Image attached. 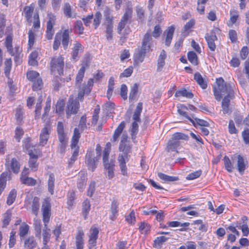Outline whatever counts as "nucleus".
I'll use <instances>...</instances> for the list:
<instances>
[{"mask_svg":"<svg viewBox=\"0 0 249 249\" xmlns=\"http://www.w3.org/2000/svg\"><path fill=\"white\" fill-rule=\"evenodd\" d=\"M42 211L44 227L41 230V236H42V244H48L51 237V229L48 227L51 215L50 199L49 198H45L43 201Z\"/></svg>","mask_w":249,"mask_h":249,"instance_id":"nucleus-1","label":"nucleus"},{"mask_svg":"<svg viewBox=\"0 0 249 249\" xmlns=\"http://www.w3.org/2000/svg\"><path fill=\"white\" fill-rule=\"evenodd\" d=\"M152 44V38L150 32H147L144 36L141 49L136 50L134 54V59L137 63H142L145 57V54L150 50Z\"/></svg>","mask_w":249,"mask_h":249,"instance_id":"nucleus-2","label":"nucleus"},{"mask_svg":"<svg viewBox=\"0 0 249 249\" xmlns=\"http://www.w3.org/2000/svg\"><path fill=\"white\" fill-rule=\"evenodd\" d=\"M111 144L107 142L103 151V161L105 169L107 171V178L110 179L114 176V167L115 160L114 159L109 160V155L110 152Z\"/></svg>","mask_w":249,"mask_h":249,"instance_id":"nucleus-3","label":"nucleus"},{"mask_svg":"<svg viewBox=\"0 0 249 249\" xmlns=\"http://www.w3.org/2000/svg\"><path fill=\"white\" fill-rule=\"evenodd\" d=\"M142 110V103L140 102L138 104L133 115L131 129V136L133 142L136 138V135L139 131L138 123H141L140 115Z\"/></svg>","mask_w":249,"mask_h":249,"instance_id":"nucleus-4","label":"nucleus"},{"mask_svg":"<svg viewBox=\"0 0 249 249\" xmlns=\"http://www.w3.org/2000/svg\"><path fill=\"white\" fill-rule=\"evenodd\" d=\"M213 89L214 93H219V92L232 93L234 92L235 87L233 84L227 83L223 78L220 77L216 78Z\"/></svg>","mask_w":249,"mask_h":249,"instance_id":"nucleus-5","label":"nucleus"},{"mask_svg":"<svg viewBox=\"0 0 249 249\" xmlns=\"http://www.w3.org/2000/svg\"><path fill=\"white\" fill-rule=\"evenodd\" d=\"M83 95L84 94H78V97L75 99L72 95L70 97L66 109L67 118H69L71 115L76 114L78 112L80 107L79 99H81Z\"/></svg>","mask_w":249,"mask_h":249,"instance_id":"nucleus-6","label":"nucleus"},{"mask_svg":"<svg viewBox=\"0 0 249 249\" xmlns=\"http://www.w3.org/2000/svg\"><path fill=\"white\" fill-rule=\"evenodd\" d=\"M105 17L103 25L106 29V36L107 40H111L113 38V17L110 16V11L107 8L104 11Z\"/></svg>","mask_w":249,"mask_h":249,"instance_id":"nucleus-7","label":"nucleus"},{"mask_svg":"<svg viewBox=\"0 0 249 249\" xmlns=\"http://www.w3.org/2000/svg\"><path fill=\"white\" fill-rule=\"evenodd\" d=\"M50 65L52 72L55 74L57 72L59 75L62 74L64 66V57L62 55L52 57Z\"/></svg>","mask_w":249,"mask_h":249,"instance_id":"nucleus-8","label":"nucleus"},{"mask_svg":"<svg viewBox=\"0 0 249 249\" xmlns=\"http://www.w3.org/2000/svg\"><path fill=\"white\" fill-rule=\"evenodd\" d=\"M57 132L58 138L60 143L59 145V150L60 153H63L68 142V138L64 132V125L62 122H59L57 126Z\"/></svg>","mask_w":249,"mask_h":249,"instance_id":"nucleus-9","label":"nucleus"},{"mask_svg":"<svg viewBox=\"0 0 249 249\" xmlns=\"http://www.w3.org/2000/svg\"><path fill=\"white\" fill-rule=\"evenodd\" d=\"M29 155L30 156L29 166L32 171H36L38 165L37 161L38 158L41 156V152L39 149H34V153H31Z\"/></svg>","mask_w":249,"mask_h":249,"instance_id":"nucleus-10","label":"nucleus"},{"mask_svg":"<svg viewBox=\"0 0 249 249\" xmlns=\"http://www.w3.org/2000/svg\"><path fill=\"white\" fill-rule=\"evenodd\" d=\"M51 129V126L49 124H46L42 128L39 136L40 145L43 146L47 143Z\"/></svg>","mask_w":249,"mask_h":249,"instance_id":"nucleus-11","label":"nucleus"},{"mask_svg":"<svg viewBox=\"0 0 249 249\" xmlns=\"http://www.w3.org/2000/svg\"><path fill=\"white\" fill-rule=\"evenodd\" d=\"M80 138V133L77 128L74 129L73 135L71 141V148L73 149L72 156L77 157L78 155V147L77 144Z\"/></svg>","mask_w":249,"mask_h":249,"instance_id":"nucleus-12","label":"nucleus"},{"mask_svg":"<svg viewBox=\"0 0 249 249\" xmlns=\"http://www.w3.org/2000/svg\"><path fill=\"white\" fill-rule=\"evenodd\" d=\"M205 38L210 50L214 51L216 48L214 41L217 39L215 31L211 30L210 33L206 34Z\"/></svg>","mask_w":249,"mask_h":249,"instance_id":"nucleus-13","label":"nucleus"},{"mask_svg":"<svg viewBox=\"0 0 249 249\" xmlns=\"http://www.w3.org/2000/svg\"><path fill=\"white\" fill-rule=\"evenodd\" d=\"M99 160H97L96 156H94L93 152H88L86 157V163L88 168L91 171H93L96 167V164Z\"/></svg>","mask_w":249,"mask_h":249,"instance_id":"nucleus-14","label":"nucleus"},{"mask_svg":"<svg viewBox=\"0 0 249 249\" xmlns=\"http://www.w3.org/2000/svg\"><path fill=\"white\" fill-rule=\"evenodd\" d=\"M37 246L36 240L33 235L26 237L24 240L23 248L24 249H36Z\"/></svg>","mask_w":249,"mask_h":249,"instance_id":"nucleus-15","label":"nucleus"},{"mask_svg":"<svg viewBox=\"0 0 249 249\" xmlns=\"http://www.w3.org/2000/svg\"><path fill=\"white\" fill-rule=\"evenodd\" d=\"M71 31H69L68 29L64 30L62 32L61 36L62 45L64 50H67L68 48L69 45L71 43V40L70 36V34Z\"/></svg>","mask_w":249,"mask_h":249,"instance_id":"nucleus-16","label":"nucleus"},{"mask_svg":"<svg viewBox=\"0 0 249 249\" xmlns=\"http://www.w3.org/2000/svg\"><path fill=\"white\" fill-rule=\"evenodd\" d=\"M175 27L174 25L169 26L164 32V35L166 36L165 44L169 47L171 43L173 35L175 32Z\"/></svg>","mask_w":249,"mask_h":249,"instance_id":"nucleus-17","label":"nucleus"},{"mask_svg":"<svg viewBox=\"0 0 249 249\" xmlns=\"http://www.w3.org/2000/svg\"><path fill=\"white\" fill-rule=\"evenodd\" d=\"M99 231L97 228L92 227L89 231V242L92 246H95L98 238Z\"/></svg>","mask_w":249,"mask_h":249,"instance_id":"nucleus-18","label":"nucleus"},{"mask_svg":"<svg viewBox=\"0 0 249 249\" xmlns=\"http://www.w3.org/2000/svg\"><path fill=\"white\" fill-rule=\"evenodd\" d=\"M131 148L128 143H125V142H123V141L121 142L119 150L123 153L122 155L127 160H128L129 156L128 154L131 153Z\"/></svg>","mask_w":249,"mask_h":249,"instance_id":"nucleus-19","label":"nucleus"},{"mask_svg":"<svg viewBox=\"0 0 249 249\" xmlns=\"http://www.w3.org/2000/svg\"><path fill=\"white\" fill-rule=\"evenodd\" d=\"M84 233L83 231L79 229L78 230L77 235L76 236V249H83L84 248V240L83 236Z\"/></svg>","mask_w":249,"mask_h":249,"instance_id":"nucleus-20","label":"nucleus"},{"mask_svg":"<svg viewBox=\"0 0 249 249\" xmlns=\"http://www.w3.org/2000/svg\"><path fill=\"white\" fill-rule=\"evenodd\" d=\"M237 169L239 173L242 174L246 168L247 164V161H245L241 155H238L237 156Z\"/></svg>","mask_w":249,"mask_h":249,"instance_id":"nucleus-21","label":"nucleus"},{"mask_svg":"<svg viewBox=\"0 0 249 249\" xmlns=\"http://www.w3.org/2000/svg\"><path fill=\"white\" fill-rule=\"evenodd\" d=\"M126 159L124 158L123 155H119L118 157V161L119 163L120 167L121 170L122 174L124 176H126L127 174V167L126 166V161H127Z\"/></svg>","mask_w":249,"mask_h":249,"instance_id":"nucleus-22","label":"nucleus"},{"mask_svg":"<svg viewBox=\"0 0 249 249\" xmlns=\"http://www.w3.org/2000/svg\"><path fill=\"white\" fill-rule=\"evenodd\" d=\"M179 141H176L174 140L171 139V140L169 141L168 142L166 150L168 152L174 151L178 152L177 149L179 146Z\"/></svg>","mask_w":249,"mask_h":249,"instance_id":"nucleus-23","label":"nucleus"},{"mask_svg":"<svg viewBox=\"0 0 249 249\" xmlns=\"http://www.w3.org/2000/svg\"><path fill=\"white\" fill-rule=\"evenodd\" d=\"M79 176L80 178L78 180L77 187L80 191H82L86 186L87 176L85 172H81L79 173Z\"/></svg>","mask_w":249,"mask_h":249,"instance_id":"nucleus-24","label":"nucleus"},{"mask_svg":"<svg viewBox=\"0 0 249 249\" xmlns=\"http://www.w3.org/2000/svg\"><path fill=\"white\" fill-rule=\"evenodd\" d=\"M194 79L202 89H206L207 87V82L199 72H196L194 74Z\"/></svg>","mask_w":249,"mask_h":249,"instance_id":"nucleus-25","label":"nucleus"},{"mask_svg":"<svg viewBox=\"0 0 249 249\" xmlns=\"http://www.w3.org/2000/svg\"><path fill=\"white\" fill-rule=\"evenodd\" d=\"M11 55L14 56V61L17 64H19L21 62V50L19 47L16 46L13 51V53H10Z\"/></svg>","mask_w":249,"mask_h":249,"instance_id":"nucleus-26","label":"nucleus"},{"mask_svg":"<svg viewBox=\"0 0 249 249\" xmlns=\"http://www.w3.org/2000/svg\"><path fill=\"white\" fill-rule=\"evenodd\" d=\"M166 58V54L165 51L162 50L159 56L158 60V67L157 71H161L163 67L165 65V59Z\"/></svg>","mask_w":249,"mask_h":249,"instance_id":"nucleus-27","label":"nucleus"},{"mask_svg":"<svg viewBox=\"0 0 249 249\" xmlns=\"http://www.w3.org/2000/svg\"><path fill=\"white\" fill-rule=\"evenodd\" d=\"M55 180V179L54 174L53 173H50L49 174L47 185L48 191L51 193V195L53 194Z\"/></svg>","mask_w":249,"mask_h":249,"instance_id":"nucleus-28","label":"nucleus"},{"mask_svg":"<svg viewBox=\"0 0 249 249\" xmlns=\"http://www.w3.org/2000/svg\"><path fill=\"white\" fill-rule=\"evenodd\" d=\"M40 207L39 198L38 197H35L31 204V210L32 213L37 215Z\"/></svg>","mask_w":249,"mask_h":249,"instance_id":"nucleus-29","label":"nucleus"},{"mask_svg":"<svg viewBox=\"0 0 249 249\" xmlns=\"http://www.w3.org/2000/svg\"><path fill=\"white\" fill-rule=\"evenodd\" d=\"M34 228L35 231V235L36 237L40 238L41 235L42 225L40 220L35 219L34 220Z\"/></svg>","mask_w":249,"mask_h":249,"instance_id":"nucleus-30","label":"nucleus"},{"mask_svg":"<svg viewBox=\"0 0 249 249\" xmlns=\"http://www.w3.org/2000/svg\"><path fill=\"white\" fill-rule=\"evenodd\" d=\"M158 176L165 182H173L178 180V177L169 176L160 172L158 173Z\"/></svg>","mask_w":249,"mask_h":249,"instance_id":"nucleus-31","label":"nucleus"},{"mask_svg":"<svg viewBox=\"0 0 249 249\" xmlns=\"http://www.w3.org/2000/svg\"><path fill=\"white\" fill-rule=\"evenodd\" d=\"M31 140L27 138L23 141V148L28 152V155L34 153V146L31 143Z\"/></svg>","mask_w":249,"mask_h":249,"instance_id":"nucleus-32","label":"nucleus"},{"mask_svg":"<svg viewBox=\"0 0 249 249\" xmlns=\"http://www.w3.org/2000/svg\"><path fill=\"white\" fill-rule=\"evenodd\" d=\"M15 117L18 124H21L24 118L23 109L19 106L15 110Z\"/></svg>","mask_w":249,"mask_h":249,"instance_id":"nucleus-33","label":"nucleus"},{"mask_svg":"<svg viewBox=\"0 0 249 249\" xmlns=\"http://www.w3.org/2000/svg\"><path fill=\"white\" fill-rule=\"evenodd\" d=\"M125 124L124 122L123 121L121 123V124L119 125V126L116 129V130L114 131L113 136V141L115 142L117 140L118 137L120 136V135L122 133L124 128Z\"/></svg>","mask_w":249,"mask_h":249,"instance_id":"nucleus-34","label":"nucleus"},{"mask_svg":"<svg viewBox=\"0 0 249 249\" xmlns=\"http://www.w3.org/2000/svg\"><path fill=\"white\" fill-rule=\"evenodd\" d=\"M34 9V8L32 5L25 6L24 8L25 17L28 22H30L31 21Z\"/></svg>","mask_w":249,"mask_h":249,"instance_id":"nucleus-35","label":"nucleus"},{"mask_svg":"<svg viewBox=\"0 0 249 249\" xmlns=\"http://www.w3.org/2000/svg\"><path fill=\"white\" fill-rule=\"evenodd\" d=\"M81 50H82V45L81 43L77 42L74 44L71 53L72 59L76 60L77 59L78 54Z\"/></svg>","mask_w":249,"mask_h":249,"instance_id":"nucleus-36","label":"nucleus"},{"mask_svg":"<svg viewBox=\"0 0 249 249\" xmlns=\"http://www.w3.org/2000/svg\"><path fill=\"white\" fill-rule=\"evenodd\" d=\"M93 85V79H89L87 84L84 86L82 90L79 92V93H89L91 92L92 87Z\"/></svg>","mask_w":249,"mask_h":249,"instance_id":"nucleus-37","label":"nucleus"},{"mask_svg":"<svg viewBox=\"0 0 249 249\" xmlns=\"http://www.w3.org/2000/svg\"><path fill=\"white\" fill-rule=\"evenodd\" d=\"M230 15L231 17L228 23V25L229 26H232L236 22L238 18V12L235 10H231L230 11Z\"/></svg>","mask_w":249,"mask_h":249,"instance_id":"nucleus-38","label":"nucleus"},{"mask_svg":"<svg viewBox=\"0 0 249 249\" xmlns=\"http://www.w3.org/2000/svg\"><path fill=\"white\" fill-rule=\"evenodd\" d=\"M48 16H49V19L47 23L46 31H54L53 27L55 23V17L52 14H49Z\"/></svg>","mask_w":249,"mask_h":249,"instance_id":"nucleus-39","label":"nucleus"},{"mask_svg":"<svg viewBox=\"0 0 249 249\" xmlns=\"http://www.w3.org/2000/svg\"><path fill=\"white\" fill-rule=\"evenodd\" d=\"M189 61L193 65L196 66L198 64V58L196 54L193 51L189 52L187 53Z\"/></svg>","mask_w":249,"mask_h":249,"instance_id":"nucleus-40","label":"nucleus"},{"mask_svg":"<svg viewBox=\"0 0 249 249\" xmlns=\"http://www.w3.org/2000/svg\"><path fill=\"white\" fill-rule=\"evenodd\" d=\"M29 231V226L25 223H23L19 229V235L20 237H24L26 235Z\"/></svg>","mask_w":249,"mask_h":249,"instance_id":"nucleus-41","label":"nucleus"},{"mask_svg":"<svg viewBox=\"0 0 249 249\" xmlns=\"http://www.w3.org/2000/svg\"><path fill=\"white\" fill-rule=\"evenodd\" d=\"M20 180L22 184H24L28 186H34L36 183V179L28 177L20 178Z\"/></svg>","mask_w":249,"mask_h":249,"instance_id":"nucleus-42","label":"nucleus"},{"mask_svg":"<svg viewBox=\"0 0 249 249\" xmlns=\"http://www.w3.org/2000/svg\"><path fill=\"white\" fill-rule=\"evenodd\" d=\"M4 73L5 76L9 78L10 71L12 68V60L11 58L6 59L4 62Z\"/></svg>","mask_w":249,"mask_h":249,"instance_id":"nucleus-43","label":"nucleus"},{"mask_svg":"<svg viewBox=\"0 0 249 249\" xmlns=\"http://www.w3.org/2000/svg\"><path fill=\"white\" fill-rule=\"evenodd\" d=\"M5 44L9 53H13V51H14V49L13 48L12 37L11 36H8L6 37Z\"/></svg>","mask_w":249,"mask_h":249,"instance_id":"nucleus-44","label":"nucleus"},{"mask_svg":"<svg viewBox=\"0 0 249 249\" xmlns=\"http://www.w3.org/2000/svg\"><path fill=\"white\" fill-rule=\"evenodd\" d=\"M85 66H82L79 70L76 77V84L78 86L79 84L81 83L84 77V73L85 72Z\"/></svg>","mask_w":249,"mask_h":249,"instance_id":"nucleus-45","label":"nucleus"},{"mask_svg":"<svg viewBox=\"0 0 249 249\" xmlns=\"http://www.w3.org/2000/svg\"><path fill=\"white\" fill-rule=\"evenodd\" d=\"M10 166L11 170L14 173L17 174L20 168V165L16 159H12Z\"/></svg>","mask_w":249,"mask_h":249,"instance_id":"nucleus-46","label":"nucleus"},{"mask_svg":"<svg viewBox=\"0 0 249 249\" xmlns=\"http://www.w3.org/2000/svg\"><path fill=\"white\" fill-rule=\"evenodd\" d=\"M17 196V191L15 189H12L7 197V204L8 205L12 204L15 200Z\"/></svg>","mask_w":249,"mask_h":249,"instance_id":"nucleus-47","label":"nucleus"},{"mask_svg":"<svg viewBox=\"0 0 249 249\" xmlns=\"http://www.w3.org/2000/svg\"><path fill=\"white\" fill-rule=\"evenodd\" d=\"M171 139L176 141H179L180 140H188L189 137L185 134L177 132L172 135Z\"/></svg>","mask_w":249,"mask_h":249,"instance_id":"nucleus-48","label":"nucleus"},{"mask_svg":"<svg viewBox=\"0 0 249 249\" xmlns=\"http://www.w3.org/2000/svg\"><path fill=\"white\" fill-rule=\"evenodd\" d=\"M118 203L116 201L114 200L112 202L110 210L112 213V215L111 216L112 220H114V218H115L118 213Z\"/></svg>","mask_w":249,"mask_h":249,"instance_id":"nucleus-49","label":"nucleus"},{"mask_svg":"<svg viewBox=\"0 0 249 249\" xmlns=\"http://www.w3.org/2000/svg\"><path fill=\"white\" fill-rule=\"evenodd\" d=\"M12 213L10 211H7L5 213L3 214V219L2 220L3 223V227H6L9 223L11 218Z\"/></svg>","mask_w":249,"mask_h":249,"instance_id":"nucleus-50","label":"nucleus"},{"mask_svg":"<svg viewBox=\"0 0 249 249\" xmlns=\"http://www.w3.org/2000/svg\"><path fill=\"white\" fill-rule=\"evenodd\" d=\"M26 76L28 80L34 82L37 78H38L39 73L34 71H30L27 72Z\"/></svg>","mask_w":249,"mask_h":249,"instance_id":"nucleus-51","label":"nucleus"},{"mask_svg":"<svg viewBox=\"0 0 249 249\" xmlns=\"http://www.w3.org/2000/svg\"><path fill=\"white\" fill-rule=\"evenodd\" d=\"M33 89L35 91H37L40 90L43 86L42 79L40 78H37L36 80L33 82Z\"/></svg>","mask_w":249,"mask_h":249,"instance_id":"nucleus-52","label":"nucleus"},{"mask_svg":"<svg viewBox=\"0 0 249 249\" xmlns=\"http://www.w3.org/2000/svg\"><path fill=\"white\" fill-rule=\"evenodd\" d=\"M75 32L79 35H82L84 33V27L82 22L81 20H77L75 22L74 25Z\"/></svg>","mask_w":249,"mask_h":249,"instance_id":"nucleus-53","label":"nucleus"},{"mask_svg":"<svg viewBox=\"0 0 249 249\" xmlns=\"http://www.w3.org/2000/svg\"><path fill=\"white\" fill-rule=\"evenodd\" d=\"M194 120L191 119V122H192L195 125V124H197L201 127L203 126H209V123L203 120L197 118H194Z\"/></svg>","mask_w":249,"mask_h":249,"instance_id":"nucleus-54","label":"nucleus"},{"mask_svg":"<svg viewBox=\"0 0 249 249\" xmlns=\"http://www.w3.org/2000/svg\"><path fill=\"white\" fill-rule=\"evenodd\" d=\"M127 23V22H125L122 20H121V21L119 22L117 27V31L119 34L124 35V33H125L126 34H128V33L126 32V29L124 30V31H123V30L124 29Z\"/></svg>","mask_w":249,"mask_h":249,"instance_id":"nucleus-55","label":"nucleus"},{"mask_svg":"<svg viewBox=\"0 0 249 249\" xmlns=\"http://www.w3.org/2000/svg\"><path fill=\"white\" fill-rule=\"evenodd\" d=\"M65 102L63 100H59L56 105V112L59 114H61L63 112Z\"/></svg>","mask_w":249,"mask_h":249,"instance_id":"nucleus-56","label":"nucleus"},{"mask_svg":"<svg viewBox=\"0 0 249 249\" xmlns=\"http://www.w3.org/2000/svg\"><path fill=\"white\" fill-rule=\"evenodd\" d=\"M223 160L224 161V165H225L226 169L229 172H231L232 171L233 167V165H232L230 159L228 157H227V156H225V157H224Z\"/></svg>","mask_w":249,"mask_h":249,"instance_id":"nucleus-57","label":"nucleus"},{"mask_svg":"<svg viewBox=\"0 0 249 249\" xmlns=\"http://www.w3.org/2000/svg\"><path fill=\"white\" fill-rule=\"evenodd\" d=\"M132 15V9L131 8H127L121 20L127 22V21L130 19Z\"/></svg>","mask_w":249,"mask_h":249,"instance_id":"nucleus-58","label":"nucleus"},{"mask_svg":"<svg viewBox=\"0 0 249 249\" xmlns=\"http://www.w3.org/2000/svg\"><path fill=\"white\" fill-rule=\"evenodd\" d=\"M90 208L89 201L88 199L85 200L83 203V212L85 214V218L88 214Z\"/></svg>","mask_w":249,"mask_h":249,"instance_id":"nucleus-59","label":"nucleus"},{"mask_svg":"<svg viewBox=\"0 0 249 249\" xmlns=\"http://www.w3.org/2000/svg\"><path fill=\"white\" fill-rule=\"evenodd\" d=\"M139 229L142 233L146 234L149 231L150 227L147 223L143 222L141 223Z\"/></svg>","mask_w":249,"mask_h":249,"instance_id":"nucleus-60","label":"nucleus"},{"mask_svg":"<svg viewBox=\"0 0 249 249\" xmlns=\"http://www.w3.org/2000/svg\"><path fill=\"white\" fill-rule=\"evenodd\" d=\"M75 192L73 190L70 191L68 195L67 203L69 206H71L74 202Z\"/></svg>","mask_w":249,"mask_h":249,"instance_id":"nucleus-61","label":"nucleus"},{"mask_svg":"<svg viewBox=\"0 0 249 249\" xmlns=\"http://www.w3.org/2000/svg\"><path fill=\"white\" fill-rule=\"evenodd\" d=\"M102 18V14L100 12H96L94 18L93 20V25L95 29H96L98 26L100 25L101 22V20Z\"/></svg>","mask_w":249,"mask_h":249,"instance_id":"nucleus-62","label":"nucleus"},{"mask_svg":"<svg viewBox=\"0 0 249 249\" xmlns=\"http://www.w3.org/2000/svg\"><path fill=\"white\" fill-rule=\"evenodd\" d=\"M202 174L201 170L190 173L186 178L187 180H193L198 178Z\"/></svg>","mask_w":249,"mask_h":249,"instance_id":"nucleus-63","label":"nucleus"},{"mask_svg":"<svg viewBox=\"0 0 249 249\" xmlns=\"http://www.w3.org/2000/svg\"><path fill=\"white\" fill-rule=\"evenodd\" d=\"M63 11L65 15L68 18H71L72 16L71 9L70 4L66 3L64 4Z\"/></svg>","mask_w":249,"mask_h":249,"instance_id":"nucleus-64","label":"nucleus"}]
</instances>
